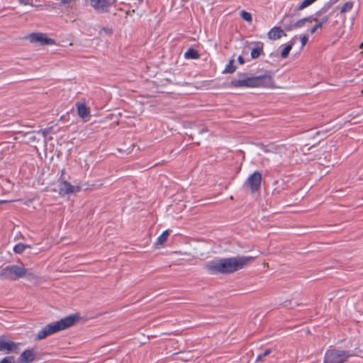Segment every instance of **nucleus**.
<instances>
[{
    "label": "nucleus",
    "instance_id": "10",
    "mask_svg": "<svg viewBox=\"0 0 363 363\" xmlns=\"http://www.w3.org/2000/svg\"><path fill=\"white\" fill-rule=\"evenodd\" d=\"M262 179V174L258 171L250 175L246 183L250 186L252 193L257 191L260 188Z\"/></svg>",
    "mask_w": 363,
    "mask_h": 363
},
{
    "label": "nucleus",
    "instance_id": "7",
    "mask_svg": "<svg viewBox=\"0 0 363 363\" xmlns=\"http://www.w3.org/2000/svg\"><path fill=\"white\" fill-rule=\"evenodd\" d=\"M252 77L253 87L274 88V82L273 77L270 74H264Z\"/></svg>",
    "mask_w": 363,
    "mask_h": 363
},
{
    "label": "nucleus",
    "instance_id": "15",
    "mask_svg": "<svg viewBox=\"0 0 363 363\" xmlns=\"http://www.w3.org/2000/svg\"><path fill=\"white\" fill-rule=\"evenodd\" d=\"M77 113L80 118H84L90 115L89 108L85 105L80 102L76 104Z\"/></svg>",
    "mask_w": 363,
    "mask_h": 363
},
{
    "label": "nucleus",
    "instance_id": "25",
    "mask_svg": "<svg viewBox=\"0 0 363 363\" xmlns=\"http://www.w3.org/2000/svg\"><path fill=\"white\" fill-rule=\"evenodd\" d=\"M240 16L242 18L249 23H251L252 21V15L250 13L246 11H242L240 13Z\"/></svg>",
    "mask_w": 363,
    "mask_h": 363
},
{
    "label": "nucleus",
    "instance_id": "39",
    "mask_svg": "<svg viewBox=\"0 0 363 363\" xmlns=\"http://www.w3.org/2000/svg\"><path fill=\"white\" fill-rule=\"evenodd\" d=\"M25 246H26V249H27V248H30V245H25Z\"/></svg>",
    "mask_w": 363,
    "mask_h": 363
},
{
    "label": "nucleus",
    "instance_id": "28",
    "mask_svg": "<svg viewBox=\"0 0 363 363\" xmlns=\"http://www.w3.org/2000/svg\"><path fill=\"white\" fill-rule=\"evenodd\" d=\"M281 23L284 26V28H285V26H293L294 23L291 21V18L289 17V16H284L281 21Z\"/></svg>",
    "mask_w": 363,
    "mask_h": 363
},
{
    "label": "nucleus",
    "instance_id": "21",
    "mask_svg": "<svg viewBox=\"0 0 363 363\" xmlns=\"http://www.w3.org/2000/svg\"><path fill=\"white\" fill-rule=\"evenodd\" d=\"M354 6L353 1H347L340 9V13H344L352 10Z\"/></svg>",
    "mask_w": 363,
    "mask_h": 363
},
{
    "label": "nucleus",
    "instance_id": "38",
    "mask_svg": "<svg viewBox=\"0 0 363 363\" xmlns=\"http://www.w3.org/2000/svg\"><path fill=\"white\" fill-rule=\"evenodd\" d=\"M7 202H9V201H6V200H1V201H0V204H1V203H7Z\"/></svg>",
    "mask_w": 363,
    "mask_h": 363
},
{
    "label": "nucleus",
    "instance_id": "31",
    "mask_svg": "<svg viewBox=\"0 0 363 363\" xmlns=\"http://www.w3.org/2000/svg\"><path fill=\"white\" fill-rule=\"evenodd\" d=\"M74 0H61L59 5L60 6H66V5H69L72 1H73Z\"/></svg>",
    "mask_w": 363,
    "mask_h": 363
},
{
    "label": "nucleus",
    "instance_id": "19",
    "mask_svg": "<svg viewBox=\"0 0 363 363\" xmlns=\"http://www.w3.org/2000/svg\"><path fill=\"white\" fill-rule=\"evenodd\" d=\"M184 56L188 59H198L199 54L196 50L190 48L184 53Z\"/></svg>",
    "mask_w": 363,
    "mask_h": 363
},
{
    "label": "nucleus",
    "instance_id": "18",
    "mask_svg": "<svg viewBox=\"0 0 363 363\" xmlns=\"http://www.w3.org/2000/svg\"><path fill=\"white\" fill-rule=\"evenodd\" d=\"M263 52V44L262 43H258L257 46L256 48H254L251 50V57L252 59H257L258 58L261 53Z\"/></svg>",
    "mask_w": 363,
    "mask_h": 363
},
{
    "label": "nucleus",
    "instance_id": "3",
    "mask_svg": "<svg viewBox=\"0 0 363 363\" xmlns=\"http://www.w3.org/2000/svg\"><path fill=\"white\" fill-rule=\"evenodd\" d=\"M354 354L350 351L331 349L325 354L323 363H345Z\"/></svg>",
    "mask_w": 363,
    "mask_h": 363
},
{
    "label": "nucleus",
    "instance_id": "20",
    "mask_svg": "<svg viewBox=\"0 0 363 363\" xmlns=\"http://www.w3.org/2000/svg\"><path fill=\"white\" fill-rule=\"evenodd\" d=\"M235 60L231 59L228 64L226 65L225 69H224V73H233L236 70V67L234 65Z\"/></svg>",
    "mask_w": 363,
    "mask_h": 363
},
{
    "label": "nucleus",
    "instance_id": "12",
    "mask_svg": "<svg viewBox=\"0 0 363 363\" xmlns=\"http://www.w3.org/2000/svg\"><path fill=\"white\" fill-rule=\"evenodd\" d=\"M322 11H319L317 12L315 15V16H313V18L311 20L312 21L315 22V25L311 28L310 30V32L311 34H313L318 29L321 28L323 27V25L326 23L329 20L328 16H321Z\"/></svg>",
    "mask_w": 363,
    "mask_h": 363
},
{
    "label": "nucleus",
    "instance_id": "32",
    "mask_svg": "<svg viewBox=\"0 0 363 363\" xmlns=\"http://www.w3.org/2000/svg\"><path fill=\"white\" fill-rule=\"evenodd\" d=\"M18 2L22 5L33 6V4L30 2V0H18Z\"/></svg>",
    "mask_w": 363,
    "mask_h": 363
},
{
    "label": "nucleus",
    "instance_id": "29",
    "mask_svg": "<svg viewBox=\"0 0 363 363\" xmlns=\"http://www.w3.org/2000/svg\"><path fill=\"white\" fill-rule=\"evenodd\" d=\"M0 363H15V361L13 357H6L1 360Z\"/></svg>",
    "mask_w": 363,
    "mask_h": 363
},
{
    "label": "nucleus",
    "instance_id": "14",
    "mask_svg": "<svg viewBox=\"0 0 363 363\" xmlns=\"http://www.w3.org/2000/svg\"><path fill=\"white\" fill-rule=\"evenodd\" d=\"M286 35L284 31L278 26H274L267 33L268 38L272 40L280 39L282 36Z\"/></svg>",
    "mask_w": 363,
    "mask_h": 363
},
{
    "label": "nucleus",
    "instance_id": "2",
    "mask_svg": "<svg viewBox=\"0 0 363 363\" xmlns=\"http://www.w3.org/2000/svg\"><path fill=\"white\" fill-rule=\"evenodd\" d=\"M77 320L78 315H72L62 318L57 322L48 324L38 333L36 340L45 339L55 333L67 329L74 325Z\"/></svg>",
    "mask_w": 363,
    "mask_h": 363
},
{
    "label": "nucleus",
    "instance_id": "33",
    "mask_svg": "<svg viewBox=\"0 0 363 363\" xmlns=\"http://www.w3.org/2000/svg\"><path fill=\"white\" fill-rule=\"evenodd\" d=\"M50 130H51V128H45L44 130H43L41 132H42V134L44 137H46L49 133L50 132Z\"/></svg>",
    "mask_w": 363,
    "mask_h": 363
},
{
    "label": "nucleus",
    "instance_id": "11",
    "mask_svg": "<svg viewBox=\"0 0 363 363\" xmlns=\"http://www.w3.org/2000/svg\"><path fill=\"white\" fill-rule=\"evenodd\" d=\"M17 350L18 344L6 339L4 336L0 337V352L8 354L11 352H16Z\"/></svg>",
    "mask_w": 363,
    "mask_h": 363
},
{
    "label": "nucleus",
    "instance_id": "1",
    "mask_svg": "<svg viewBox=\"0 0 363 363\" xmlns=\"http://www.w3.org/2000/svg\"><path fill=\"white\" fill-rule=\"evenodd\" d=\"M254 260L252 257H235L210 262L206 269L212 274H228L243 269Z\"/></svg>",
    "mask_w": 363,
    "mask_h": 363
},
{
    "label": "nucleus",
    "instance_id": "9",
    "mask_svg": "<svg viewBox=\"0 0 363 363\" xmlns=\"http://www.w3.org/2000/svg\"><path fill=\"white\" fill-rule=\"evenodd\" d=\"M238 76V79H234L230 82V86L235 88L253 87L252 77H248L246 73H239Z\"/></svg>",
    "mask_w": 363,
    "mask_h": 363
},
{
    "label": "nucleus",
    "instance_id": "24",
    "mask_svg": "<svg viewBox=\"0 0 363 363\" xmlns=\"http://www.w3.org/2000/svg\"><path fill=\"white\" fill-rule=\"evenodd\" d=\"M316 0H303V1L298 6L297 9L299 11L303 10V9L312 4Z\"/></svg>",
    "mask_w": 363,
    "mask_h": 363
},
{
    "label": "nucleus",
    "instance_id": "5",
    "mask_svg": "<svg viewBox=\"0 0 363 363\" xmlns=\"http://www.w3.org/2000/svg\"><path fill=\"white\" fill-rule=\"evenodd\" d=\"M25 39L28 40L30 43L40 45L55 44V40L48 38L46 34L43 33H31L25 36Z\"/></svg>",
    "mask_w": 363,
    "mask_h": 363
},
{
    "label": "nucleus",
    "instance_id": "6",
    "mask_svg": "<svg viewBox=\"0 0 363 363\" xmlns=\"http://www.w3.org/2000/svg\"><path fill=\"white\" fill-rule=\"evenodd\" d=\"M80 186H73L62 177L58 179V193L60 196H64L69 194H74L80 191Z\"/></svg>",
    "mask_w": 363,
    "mask_h": 363
},
{
    "label": "nucleus",
    "instance_id": "26",
    "mask_svg": "<svg viewBox=\"0 0 363 363\" xmlns=\"http://www.w3.org/2000/svg\"><path fill=\"white\" fill-rule=\"evenodd\" d=\"M26 250L25 244L18 243L13 247V252L16 254H21Z\"/></svg>",
    "mask_w": 363,
    "mask_h": 363
},
{
    "label": "nucleus",
    "instance_id": "8",
    "mask_svg": "<svg viewBox=\"0 0 363 363\" xmlns=\"http://www.w3.org/2000/svg\"><path fill=\"white\" fill-rule=\"evenodd\" d=\"M116 0H90V6L98 13L109 11V8L115 4Z\"/></svg>",
    "mask_w": 363,
    "mask_h": 363
},
{
    "label": "nucleus",
    "instance_id": "40",
    "mask_svg": "<svg viewBox=\"0 0 363 363\" xmlns=\"http://www.w3.org/2000/svg\"><path fill=\"white\" fill-rule=\"evenodd\" d=\"M139 1H140V2H143V0H139Z\"/></svg>",
    "mask_w": 363,
    "mask_h": 363
},
{
    "label": "nucleus",
    "instance_id": "36",
    "mask_svg": "<svg viewBox=\"0 0 363 363\" xmlns=\"http://www.w3.org/2000/svg\"><path fill=\"white\" fill-rule=\"evenodd\" d=\"M268 160H269V159H268V158L263 157V159H262V162H261L262 164H264V162H265L266 161H268Z\"/></svg>",
    "mask_w": 363,
    "mask_h": 363
},
{
    "label": "nucleus",
    "instance_id": "30",
    "mask_svg": "<svg viewBox=\"0 0 363 363\" xmlns=\"http://www.w3.org/2000/svg\"><path fill=\"white\" fill-rule=\"evenodd\" d=\"M301 46H302V48H303L308 41V35H303L301 38Z\"/></svg>",
    "mask_w": 363,
    "mask_h": 363
},
{
    "label": "nucleus",
    "instance_id": "23",
    "mask_svg": "<svg viewBox=\"0 0 363 363\" xmlns=\"http://www.w3.org/2000/svg\"><path fill=\"white\" fill-rule=\"evenodd\" d=\"M292 46H293V44H289V45H287L284 49L283 50L281 51V57L283 58V59H286L288 55H289V52L292 49Z\"/></svg>",
    "mask_w": 363,
    "mask_h": 363
},
{
    "label": "nucleus",
    "instance_id": "22",
    "mask_svg": "<svg viewBox=\"0 0 363 363\" xmlns=\"http://www.w3.org/2000/svg\"><path fill=\"white\" fill-rule=\"evenodd\" d=\"M99 33L100 35H111L113 33V29L109 27L101 28Z\"/></svg>",
    "mask_w": 363,
    "mask_h": 363
},
{
    "label": "nucleus",
    "instance_id": "16",
    "mask_svg": "<svg viewBox=\"0 0 363 363\" xmlns=\"http://www.w3.org/2000/svg\"><path fill=\"white\" fill-rule=\"evenodd\" d=\"M312 18H313V16H309V17H306V18L300 19L298 21H296V23H294L293 26H286L285 30L290 31L294 28H301V27L303 26L306 22H311Z\"/></svg>",
    "mask_w": 363,
    "mask_h": 363
},
{
    "label": "nucleus",
    "instance_id": "17",
    "mask_svg": "<svg viewBox=\"0 0 363 363\" xmlns=\"http://www.w3.org/2000/svg\"><path fill=\"white\" fill-rule=\"evenodd\" d=\"M169 235V231L168 230L164 231L157 239L156 242L154 244L155 248H158L160 246L162 245L167 240Z\"/></svg>",
    "mask_w": 363,
    "mask_h": 363
},
{
    "label": "nucleus",
    "instance_id": "27",
    "mask_svg": "<svg viewBox=\"0 0 363 363\" xmlns=\"http://www.w3.org/2000/svg\"><path fill=\"white\" fill-rule=\"evenodd\" d=\"M272 353V350L271 349H267L264 353L262 354H260L257 356V359H256V362H262L263 361V359L264 357L269 355L270 354Z\"/></svg>",
    "mask_w": 363,
    "mask_h": 363
},
{
    "label": "nucleus",
    "instance_id": "35",
    "mask_svg": "<svg viewBox=\"0 0 363 363\" xmlns=\"http://www.w3.org/2000/svg\"><path fill=\"white\" fill-rule=\"evenodd\" d=\"M263 151L265 152V153H273V152L272 150H270L269 149L267 148V147H264L263 148Z\"/></svg>",
    "mask_w": 363,
    "mask_h": 363
},
{
    "label": "nucleus",
    "instance_id": "37",
    "mask_svg": "<svg viewBox=\"0 0 363 363\" xmlns=\"http://www.w3.org/2000/svg\"><path fill=\"white\" fill-rule=\"evenodd\" d=\"M65 170L63 169L62 170V172H61V176H60V177H62V179H64V178H63V175L65 174Z\"/></svg>",
    "mask_w": 363,
    "mask_h": 363
},
{
    "label": "nucleus",
    "instance_id": "34",
    "mask_svg": "<svg viewBox=\"0 0 363 363\" xmlns=\"http://www.w3.org/2000/svg\"><path fill=\"white\" fill-rule=\"evenodd\" d=\"M238 61L240 65H242L245 63V60L242 56H239L238 58Z\"/></svg>",
    "mask_w": 363,
    "mask_h": 363
},
{
    "label": "nucleus",
    "instance_id": "13",
    "mask_svg": "<svg viewBox=\"0 0 363 363\" xmlns=\"http://www.w3.org/2000/svg\"><path fill=\"white\" fill-rule=\"evenodd\" d=\"M35 358L34 350H26L18 357L17 362L18 363H30Z\"/></svg>",
    "mask_w": 363,
    "mask_h": 363
},
{
    "label": "nucleus",
    "instance_id": "4",
    "mask_svg": "<svg viewBox=\"0 0 363 363\" xmlns=\"http://www.w3.org/2000/svg\"><path fill=\"white\" fill-rule=\"evenodd\" d=\"M26 274V269L23 267L11 265L3 268L0 271V278L14 281L23 277Z\"/></svg>",
    "mask_w": 363,
    "mask_h": 363
}]
</instances>
